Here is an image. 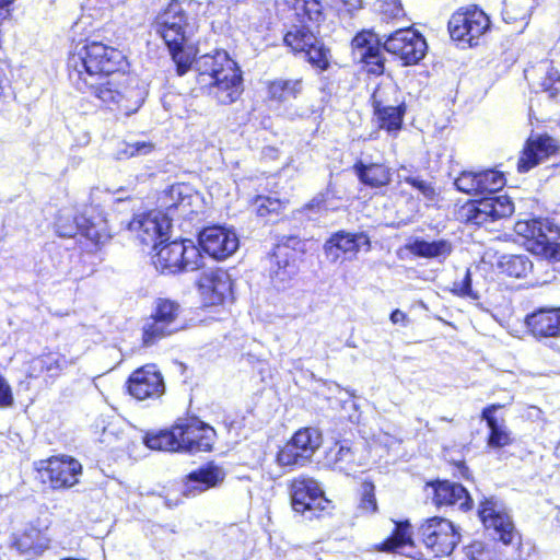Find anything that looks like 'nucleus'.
<instances>
[{
  "label": "nucleus",
  "instance_id": "1",
  "mask_svg": "<svg viewBox=\"0 0 560 560\" xmlns=\"http://www.w3.org/2000/svg\"><path fill=\"white\" fill-rule=\"evenodd\" d=\"M125 61L124 54L100 42L77 46L69 56V78L79 91L91 92L117 116L128 117L138 112L144 101V90L130 84L116 73Z\"/></svg>",
  "mask_w": 560,
  "mask_h": 560
},
{
  "label": "nucleus",
  "instance_id": "2",
  "mask_svg": "<svg viewBox=\"0 0 560 560\" xmlns=\"http://www.w3.org/2000/svg\"><path fill=\"white\" fill-rule=\"evenodd\" d=\"M197 82L220 104H232L243 92L242 72L226 51L206 54L195 61Z\"/></svg>",
  "mask_w": 560,
  "mask_h": 560
},
{
  "label": "nucleus",
  "instance_id": "3",
  "mask_svg": "<svg viewBox=\"0 0 560 560\" xmlns=\"http://www.w3.org/2000/svg\"><path fill=\"white\" fill-rule=\"evenodd\" d=\"M196 30L194 19H189L183 4L178 1H172L156 19V32L167 45L180 75L187 71L189 66V60L185 58L183 48Z\"/></svg>",
  "mask_w": 560,
  "mask_h": 560
},
{
  "label": "nucleus",
  "instance_id": "4",
  "mask_svg": "<svg viewBox=\"0 0 560 560\" xmlns=\"http://www.w3.org/2000/svg\"><path fill=\"white\" fill-rule=\"evenodd\" d=\"M153 264L162 272L195 271L202 267L203 256L190 240L154 245Z\"/></svg>",
  "mask_w": 560,
  "mask_h": 560
},
{
  "label": "nucleus",
  "instance_id": "5",
  "mask_svg": "<svg viewBox=\"0 0 560 560\" xmlns=\"http://www.w3.org/2000/svg\"><path fill=\"white\" fill-rule=\"evenodd\" d=\"M182 313L183 308L176 301L156 300L153 314L143 325V342L150 346L183 329Z\"/></svg>",
  "mask_w": 560,
  "mask_h": 560
},
{
  "label": "nucleus",
  "instance_id": "6",
  "mask_svg": "<svg viewBox=\"0 0 560 560\" xmlns=\"http://www.w3.org/2000/svg\"><path fill=\"white\" fill-rule=\"evenodd\" d=\"M290 5L295 15L301 20L302 23L306 21L317 22L322 14V5L317 0H285ZM316 36L308 25H294L284 35V43L292 51L296 54H303L308 47H312L316 43Z\"/></svg>",
  "mask_w": 560,
  "mask_h": 560
},
{
  "label": "nucleus",
  "instance_id": "7",
  "mask_svg": "<svg viewBox=\"0 0 560 560\" xmlns=\"http://www.w3.org/2000/svg\"><path fill=\"white\" fill-rule=\"evenodd\" d=\"M515 231L530 242L534 253L560 261V243L555 242L559 228L551 221L540 218L518 221Z\"/></svg>",
  "mask_w": 560,
  "mask_h": 560
},
{
  "label": "nucleus",
  "instance_id": "8",
  "mask_svg": "<svg viewBox=\"0 0 560 560\" xmlns=\"http://www.w3.org/2000/svg\"><path fill=\"white\" fill-rule=\"evenodd\" d=\"M290 497L293 510L308 518L319 516L320 512L330 506L318 482L305 476L292 480Z\"/></svg>",
  "mask_w": 560,
  "mask_h": 560
},
{
  "label": "nucleus",
  "instance_id": "9",
  "mask_svg": "<svg viewBox=\"0 0 560 560\" xmlns=\"http://www.w3.org/2000/svg\"><path fill=\"white\" fill-rule=\"evenodd\" d=\"M322 433L316 428H302L278 452L277 463L280 466H303L322 445Z\"/></svg>",
  "mask_w": 560,
  "mask_h": 560
},
{
  "label": "nucleus",
  "instance_id": "10",
  "mask_svg": "<svg viewBox=\"0 0 560 560\" xmlns=\"http://www.w3.org/2000/svg\"><path fill=\"white\" fill-rule=\"evenodd\" d=\"M478 516L486 529H492L504 545H511L518 538L512 516L502 501L485 498L479 503Z\"/></svg>",
  "mask_w": 560,
  "mask_h": 560
},
{
  "label": "nucleus",
  "instance_id": "11",
  "mask_svg": "<svg viewBox=\"0 0 560 560\" xmlns=\"http://www.w3.org/2000/svg\"><path fill=\"white\" fill-rule=\"evenodd\" d=\"M422 541L436 557L452 553L459 542L460 535L455 525L442 517H432L420 527Z\"/></svg>",
  "mask_w": 560,
  "mask_h": 560
},
{
  "label": "nucleus",
  "instance_id": "12",
  "mask_svg": "<svg viewBox=\"0 0 560 560\" xmlns=\"http://www.w3.org/2000/svg\"><path fill=\"white\" fill-rule=\"evenodd\" d=\"M513 212L514 203L506 195L482 198L463 208L466 221L477 225L508 218Z\"/></svg>",
  "mask_w": 560,
  "mask_h": 560
},
{
  "label": "nucleus",
  "instance_id": "13",
  "mask_svg": "<svg viewBox=\"0 0 560 560\" xmlns=\"http://www.w3.org/2000/svg\"><path fill=\"white\" fill-rule=\"evenodd\" d=\"M489 25L490 20L483 11L470 8L457 11L451 16L448 31L453 39L472 45L474 39L485 34Z\"/></svg>",
  "mask_w": 560,
  "mask_h": 560
},
{
  "label": "nucleus",
  "instance_id": "14",
  "mask_svg": "<svg viewBox=\"0 0 560 560\" xmlns=\"http://www.w3.org/2000/svg\"><path fill=\"white\" fill-rule=\"evenodd\" d=\"M384 49L397 56L405 65L420 61L427 51L425 39L412 28H401L387 37Z\"/></svg>",
  "mask_w": 560,
  "mask_h": 560
},
{
  "label": "nucleus",
  "instance_id": "15",
  "mask_svg": "<svg viewBox=\"0 0 560 560\" xmlns=\"http://www.w3.org/2000/svg\"><path fill=\"white\" fill-rule=\"evenodd\" d=\"M199 243L207 254L218 260L232 256L240 246L236 232L222 225L203 229L199 234Z\"/></svg>",
  "mask_w": 560,
  "mask_h": 560
},
{
  "label": "nucleus",
  "instance_id": "16",
  "mask_svg": "<svg viewBox=\"0 0 560 560\" xmlns=\"http://www.w3.org/2000/svg\"><path fill=\"white\" fill-rule=\"evenodd\" d=\"M173 218L161 210H152L144 214L136 215L129 223L128 230L136 233L143 244H154L159 238L167 235Z\"/></svg>",
  "mask_w": 560,
  "mask_h": 560
},
{
  "label": "nucleus",
  "instance_id": "17",
  "mask_svg": "<svg viewBox=\"0 0 560 560\" xmlns=\"http://www.w3.org/2000/svg\"><path fill=\"white\" fill-rule=\"evenodd\" d=\"M179 450L186 452L210 451L215 431L198 419H189L176 425Z\"/></svg>",
  "mask_w": 560,
  "mask_h": 560
},
{
  "label": "nucleus",
  "instance_id": "18",
  "mask_svg": "<svg viewBox=\"0 0 560 560\" xmlns=\"http://www.w3.org/2000/svg\"><path fill=\"white\" fill-rule=\"evenodd\" d=\"M164 390L163 376L155 365H144L129 376L128 392L138 400L159 398Z\"/></svg>",
  "mask_w": 560,
  "mask_h": 560
},
{
  "label": "nucleus",
  "instance_id": "19",
  "mask_svg": "<svg viewBox=\"0 0 560 560\" xmlns=\"http://www.w3.org/2000/svg\"><path fill=\"white\" fill-rule=\"evenodd\" d=\"M371 243L368 235L363 233L351 234L340 231L331 235L324 245V253L332 264L338 262L343 256H355L357 253L364 248L370 250Z\"/></svg>",
  "mask_w": 560,
  "mask_h": 560
},
{
  "label": "nucleus",
  "instance_id": "20",
  "mask_svg": "<svg viewBox=\"0 0 560 560\" xmlns=\"http://www.w3.org/2000/svg\"><path fill=\"white\" fill-rule=\"evenodd\" d=\"M39 470L47 471L52 488H69L78 483L82 472L81 464L69 456H56L40 462Z\"/></svg>",
  "mask_w": 560,
  "mask_h": 560
},
{
  "label": "nucleus",
  "instance_id": "21",
  "mask_svg": "<svg viewBox=\"0 0 560 560\" xmlns=\"http://www.w3.org/2000/svg\"><path fill=\"white\" fill-rule=\"evenodd\" d=\"M353 57L361 62L371 65L369 70L373 73H382L384 70L383 62L381 61V39L376 34L370 31L359 33L352 39Z\"/></svg>",
  "mask_w": 560,
  "mask_h": 560
},
{
  "label": "nucleus",
  "instance_id": "22",
  "mask_svg": "<svg viewBox=\"0 0 560 560\" xmlns=\"http://www.w3.org/2000/svg\"><path fill=\"white\" fill-rule=\"evenodd\" d=\"M558 149L559 145L557 140L549 136H537L530 138L518 159V172L525 173L529 171L549 155L555 154Z\"/></svg>",
  "mask_w": 560,
  "mask_h": 560
},
{
  "label": "nucleus",
  "instance_id": "23",
  "mask_svg": "<svg viewBox=\"0 0 560 560\" xmlns=\"http://www.w3.org/2000/svg\"><path fill=\"white\" fill-rule=\"evenodd\" d=\"M525 324L536 338L560 337V307L539 308L526 316Z\"/></svg>",
  "mask_w": 560,
  "mask_h": 560
},
{
  "label": "nucleus",
  "instance_id": "24",
  "mask_svg": "<svg viewBox=\"0 0 560 560\" xmlns=\"http://www.w3.org/2000/svg\"><path fill=\"white\" fill-rule=\"evenodd\" d=\"M198 285L201 295L212 305L222 303L232 288L230 276L223 270L203 272Z\"/></svg>",
  "mask_w": 560,
  "mask_h": 560
},
{
  "label": "nucleus",
  "instance_id": "25",
  "mask_svg": "<svg viewBox=\"0 0 560 560\" xmlns=\"http://www.w3.org/2000/svg\"><path fill=\"white\" fill-rule=\"evenodd\" d=\"M433 502L438 505H457L467 511L471 508V498L467 490L459 483L439 481L434 485Z\"/></svg>",
  "mask_w": 560,
  "mask_h": 560
},
{
  "label": "nucleus",
  "instance_id": "26",
  "mask_svg": "<svg viewBox=\"0 0 560 560\" xmlns=\"http://www.w3.org/2000/svg\"><path fill=\"white\" fill-rule=\"evenodd\" d=\"M224 476L223 470L217 466L199 468L188 475L184 493L186 495H196L201 493L221 483Z\"/></svg>",
  "mask_w": 560,
  "mask_h": 560
},
{
  "label": "nucleus",
  "instance_id": "27",
  "mask_svg": "<svg viewBox=\"0 0 560 560\" xmlns=\"http://www.w3.org/2000/svg\"><path fill=\"white\" fill-rule=\"evenodd\" d=\"M194 199H198L197 195H191L190 188L183 184L173 185L162 197V206L165 207L166 213L174 217L175 212L179 215H187L192 212L191 205Z\"/></svg>",
  "mask_w": 560,
  "mask_h": 560
},
{
  "label": "nucleus",
  "instance_id": "28",
  "mask_svg": "<svg viewBox=\"0 0 560 560\" xmlns=\"http://www.w3.org/2000/svg\"><path fill=\"white\" fill-rule=\"evenodd\" d=\"M79 232L95 245H103L112 238V228L102 212L80 217Z\"/></svg>",
  "mask_w": 560,
  "mask_h": 560
},
{
  "label": "nucleus",
  "instance_id": "29",
  "mask_svg": "<svg viewBox=\"0 0 560 560\" xmlns=\"http://www.w3.org/2000/svg\"><path fill=\"white\" fill-rule=\"evenodd\" d=\"M504 405L492 404L482 410L481 418L487 422L490 430L488 445L490 447H503L510 445L512 442L510 431L508 430L504 420L499 421L494 413Z\"/></svg>",
  "mask_w": 560,
  "mask_h": 560
},
{
  "label": "nucleus",
  "instance_id": "30",
  "mask_svg": "<svg viewBox=\"0 0 560 560\" xmlns=\"http://www.w3.org/2000/svg\"><path fill=\"white\" fill-rule=\"evenodd\" d=\"M326 463L334 469L351 475L355 471L357 463L354 452L347 441L337 442L325 456Z\"/></svg>",
  "mask_w": 560,
  "mask_h": 560
},
{
  "label": "nucleus",
  "instance_id": "31",
  "mask_svg": "<svg viewBox=\"0 0 560 560\" xmlns=\"http://www.w3.org/2000/svg\"><path fill=\"white\" fill-rule=\"evenodd\" d=\"M353 170L360 182L370 187H383L389 184L392 174L385 164L357 162Z\"/></svg>",
  "mask_w": 560,
  "mask_h": 560
},
{
  "label": "nucleus",
  "instance_id": "32",
  "mask_svg": "<svg viewBox=\"0 0 560 560\" xmlns=\"http://www.w3.org/2000/svg\"><path fill=\"white\" fill-rule=\"evenodd\" d=\"M303 90L302 79H276L268 84V95L271 100L285 103L295 100Z\"/></svg>",
  "mask_w": 560,
  "mask_h": 560
},
{
  "label": "nucleus",
  "instance_id": "33",
  "mask_svg": "<svg viewBox=\"0 0 560 560\" xmlns=\"http://www.w3.org/2000/svg\"><path fill=\"white\" fill-rule=\"evenodd\" d=\"M411 527L409 523H395V532L393 536L382 542L380 550L395 551L407 556H411L407 549L412 548Z\"/></svg>",
  "mask_w": 560,
  "mask_h": 560
},
{
  "label": "nucleus",
  "instance_id": "34",
  "mask_svg": "<svg viewBox=\"0 0 560 560\" xmlns=\"http://www.w3.org/2000/svg\"><path fill=\"white\" fill-rule=\"evenodd\" d=\"M409 249L419 257L445 259L452 252V245L445 240L432 242L417 240L410 245Z\"/></svg>",
  "mask_w": 560,
  "mask_h": 560
},
{
  "label": "nucleus",
  "instance_id": "35",
  "mask_svg": "<svg viewBox=\"0 0 560 560\" xmlns=\"http://www.w3.org/2000/svg\"><path fill=\"white\" fill-rule=\"evenodd\" d=\"M374 114L380 128L385 129L388 133L396 135L401 129L405 106L404 104H396L378 109Z\"/></svg>",
  "mask_w": 560,
  "mask_h": 560
},
{
  "label": "nucleus",
  "instance_id": "36",
  "mask_svg": "<svg viewBox=\"0 0 560 560\" xmlns=\"http://www.w3.org/2000/svg\"><path fill=\"white\" fill-rule=\"evenodd\" d=\"M499 268L509 277L522 278L532 270L533 264L525 255H504L499 261Z\"/></svg>",
  "mask_w": 560,
  "mask_h": 560
},
{
  "label": "nucleus",
  "instance_id": "37",
  "mask_svg": "<svg viewBox=\"0 0 560 560\" xmlns=\"http://www.w3.org/2000/svg\"><path fill=\"white\" fill-rule=\"evenodd\" d=\"M144 444L156 451H180L176 425L171 431H161L154 434H147Z\"/></svg>",
  "mask_w": 560,
  "mask_h": 560
},
{
  "label": "nucleus",
  "instance_id": "38",
  "mask_svg": "<svg viewBox=\"0 0 560 560\" xmlns=\"http://www.w3.org/2000/svg\"><path fill=\"white\" fill-rule=\"evenodd\" d=\"M398 94V89L394 83L386 82L380 84L372 95L374 113L378 112V109L386 108L387 106L404 104L402 102H399Z\"/></svg>",
  "mask_w": 560,
  "mask_h": 560
},
{
  "label": "nucleus",
  "instance_id": "39",
  "mask_svg": "<svg viewBox=\"0 0 560 560\" xmlns=\"http://www.w3.org/2000/svg\"><path fill=\"white\" fill-rule=\"evenodd\" d=\"M478 195L493 194L505 185L503 173L495 170H487L477 173Z\"/></svg>",
  "mask_w": 560,
  "mask_h": 560
},
{
  "label": "nucleus",
  "instance_id": "40",
  "mask_svg": "<svg viewBox=\"0 0 560 560\" xmlns=\"http://www.w3.org/2000/svg\"><path fill=\"white\" fill-rule=\"evenodd\" d=\"M72 363L59 353H48L33 361L35 366H39L40 371L46 372L49 376H57Z\"/></svg>",
  "mask_w": 560,
  "mask_h": 560
},
{
  "label": "nucleus",
  "instance_id": "41",
  "mask_svg": "<svg viewBox=\"0 0 560 560\" xmlns=\"http://www.w3.org/2000/svg\"><path fill=\"white\" fill-rule=\"evenodd\" d=\"M154 149V144L149 141L122 142L119 144L115 155L118 160L130 159L135 156L147 155Z\"/></svg>",
  "mask_w": 560,
  "mask_h": 560
},
{
  "label": "nucleus",
  "instance_id": "42",
  "mask_svg": "<svg viewBox=\"0 0 560 560\" xmlns=\"http://www.w3.org/2000/svg\"><path fill=\"white\" fill-rule=\"evenodd\" d=\"M303 55L312 66L319 70H326L329 66V51L318 38H316L315 45L308 47Z\"/></svg>",
  "mask_w": 560,
  "mask_h": 560
},
{
  "label": "nucleus",
  "instance_id": "43",
  "mask_svg": "<svg viewBox=\"0 0 560 560\" xmlns=\"http://www.w3.org/2000/svg\"><path fill=\"white\" fill-rule=\"evenodd\" d=\"M254 207L256 213L259 217H269L272 214H279L280 211L284 208V202L278 198H272L269 196H258L254 201Z\"/></svg>",
  "mask_w": 560,
  "mask_h": 560
},
{
  "label": "nucleus",
  "instance_id": "44",
  "mask_svg": "<svg viewBox=\"0 0 560 560\" xmlns=\"http://www.w3.org/2000/svg\"><path fill=\"white\" fill-rule=\"evenodd\" d=\"M400 182H405L416 188L425 199L433 201L438 196L435 187L432 183L427 182L419 176L402 177L401 174L397 175Z\"/></svg>",
  "mask_w": 560,
  "mask_h": 560
},
{
  "label": "nucleus",
  "instance_id": "45",
  "mask_svg": "<svg viewBox=\"0 0 560 560\" xmlns=\"http://www.w3.org/2000/svg\"><path fill=\"white\" fill-rule=\"evenodd\" d=\"M452 292L462 298H469L474 301L479 300V294L471 288V276L467 269L462 279L453 282Z\"/></svg>",
  "mask_w": 560,
  "mask_h": 560
},
{
  "label": "nucleus",
  "instance_id": "46",
  "mask_svg": "<svg viewBox=\"0 0 560 560\" xmlns=\"http://www.w3.org/2000/svg\"><path fill=\"white\" fill-rule=\"evenodd\" d=\"M455 186L459 191L468 195L478 196V178L477 173L464 171L455 179Z\"/></svg>",
  "mask_w": 560,
  "mask_h": 560
},
{
  "label": "nucleus",
  "instance_id": "47",
  "mask_svg": "<svg viewBox=\"0 0 560 560\" xmlns=\"http://www.w3.org/2000/svg\"><path fill=\"white\" fill-rule=\"evenodd\" d=\"M285 249L287 248L284 247H278L277 252L275 253V258L277 259V269H275L273 266L271 267L272 275L281 282L288 280L294 273V266L290 264L288 259H284L283 264L281 265L280 258L285 256V254L282 253Z\"/></svg>",
  "mask_w": 560,
  "mask_h": 560
},
{
  "label": "nucleus",
  "instance_id": "48",
  "mask_svg": "<svg viewBox=\"0 0 560 560\" xmlns=\"http://www.w3.org/2000/svg\"><path fill=\"white\" fill-rule=\"evenodd\" d=\"M360 509L365 513H373L377 509L374 485L371 482H363L361 486Z\"/></svg>",
  "mask_w": 560,
  "mask_h": 560
},
{
  "label": "nucleus",
  "instance_id": "49",
  "mask_svg": "<svg viewBox=\"0 0 560 560\" xmlns=\"http://www.w3.org/2000/svg\"><path fill=\"white\" fill-rule=\"evenodd\" d=\"M544 91L548 93L551 98H560V73L551 69L547 72L546 78L541 83Z\"/></svg>",
  "mask_w": 560,
  "mask_h": 560
},
{
  "label": "nucleus",
  "instance_id": "50",
  "mask_svg": "<svg viewBox=\"0 0 560 560\" xmlns=\"http://www.w3.org/2000/svg\"><path fill=\"white\" fill-rule=\"evenodd\" d=\"M465 555L468 560H493L492 552L481 541H474L467 546Z\"/></svg>",
  "mask_w": 560,
  "mask_h": 560
},
{
  "label": "nucleus",
  "instance_id": "51",
  "mask_svg": "<svg viewBox=\"0 0 560 560\" xmlns=\"http://www.w3.org/2000/svg\"><path fill=\"white\" fill-rule=\"evenodd\" d=\"M79 218H75L73 222H70V218L59 217L56 222V229L60 236L72 237L79 232L78 226Z\"/></svg>",
  "mask_w": 560,
  "mask_h": 560
},
{
  "label": "nucleus",
  "instance_id": "52",
  "mask_svg": "<svg viewBox=\"0 0 560 560\" xmlns=\"http://www.w3.org/2000/svg\"><path fill=\"white\" fill-rule=\"evenodd\" d=\"M14 404L12 388L8 381L0 375V408H10Z\"/></svg>",
  "mask_w": 560,
  "mask_h": 560
},
{
  "label": "nucleus",
  "instance_id": "53",
  "mask_svg": "<svg viewBox=\"0 0 560 560\" xmlns=\"http://www.w3.org/2000/svg\"><path fill=\"white\" fill-rule=\"evenodd\" d=\"M383 13L389 18L397 19L402 14V8L398 0H387L383 7Z\"/></svg>",
  "mask_w": 560,
  "mask_h": 560
},
{
  "label": "nucleus",
  "instance_id": "54",
  "mask_svg": "<svg viewBox=\"0 0 560 560\" xmlns=\"http://www.w3.org/2000/svg\"><path fill=\"white\" fill-rule=\"evenodd\" d=\"M328 196H329L328 190L326 192L317 195L316 197H314L311 200V202L307 205V207L311 209L317 208L318 210H320V209L327 210L328 208L326 207L325 203L327 201Z\"/></svg>",
  "mask_w": 560,
  "mask_h": 560
},
{
  "label": "nucleus",
  "instance_id": "55",
  "mask_svg": "<svg viewBox=\"0 0 560 560\" xmlns=\"http://www.w3.org/2000/svg\"><path fill=\"white\" fill-rule=\"evenodd\" d=\"M16 544L18 547L22 550V552L33 551V553H37L39 549L43 548L42 545H30L27 542V536L21 537Z\"/></svg>",
  "mask_w": 560,
  "mask_h": 560
},
{
  "label": "nucleus",
  "instance_id": "56",
  "mask_svg": "<svg viewBox=\"0 0 560 560\" xmlns=\"http://www.w3.org/2000/svg\"><path fill=\"white\" fill-rule=\"evenodd\" d=\"M406 319V314L399 310H395L392 314H390V320L394 323V324H398V323H402L405 322Z\"/></svg>",
  "mask_w": 560,
  "mask_h": 560
},
{
  "label": "nucleus",
  "instance_id": "57",
  "mask_svg": "<svg viewBox=\"0 0 560 560\" xmlns=\"http://www.w3.org/2000/svg\"><path fill=\"white\" fill-rule=\"evenodd\" d=\"M10 15V10L9 9H3V8H0V25L2 24V22L4 20H7Z\"/></svg>",
  "mask_w": 560,
  "mask_h": 560
},
{
  "label": "nucleus",
  "instance_id": "58",
  "mask_svg": "<svg viewBox=\"0 0 560 560\" xmlns=\"http://www.w3.org/2000/svg\"><path fill=\"white\" fill-rule=\"evenodd\" d=\"M15 0H0V8L9 9L10 4Z\"/></svg>",
  "mask_w": 560,
  "mask_h": 560
},
{
  "label": "nucleus",
  "instance_id": "59",
  "mask_svg": "<svg viewBox=\"0 0 560 560\" xmlns=\"http://www.w3.org/2000/svg\"><path fill=\"white\" fill-rule=\"evenodd\" d=\"M406 172V167L401 166L398 171V175L401 174L402 177H412L411 175L404 174Z\"/></svg>",
  "mask_w": 560,
  "mask_h": 560
}]
</instances>
